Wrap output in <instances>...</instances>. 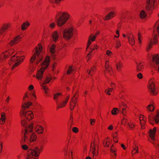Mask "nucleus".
<instances>
[{
    "mask_svg": "<svg viewBox=\"0 0 159 159\" xmlns=\"http://www.w3.org/2000/svg\"><path fill=\"white\" fill-rule=\"evenodd\" d=\"M21 123L22 125L25 127V129L24 137L21 140V143H29L35 140L37 137L32 131L33 124H31L27 126V121L25 120H22Z\"/></svg>",
    "mask_w": 159,
    "mask_h": 159,
    "instance_id": "obj_1",
    "label": "nucleus"
},
{
    "mask_svg": "<svg viewBox=\"0 0 159 159\" xmlns=\"http://www.w3.org/2000/svg\"><path fill=\"white\" fill-rule=\"evenodd\" d=\"M43 149L42 145H37L33 149H30L28 151L26 159H38V157Z\"/></svg>",
    "mask_w": 159,
    "mask_h": 159,
    "instance_id": "obj_2",
    "label": "nucleus"
},
{
    "mask_svg": "<svg viewBox=\"0 0 159 159\" xmlns=\"http://www.w3.org/2000/svg\"><path fill=\"white\" fill-rule=\"evenodd\" d=\"M39 48H36L35 52V53L31 57L30 60V64L33 63L36 59V64H37L39 62H40L43 58V57L42 55L40 54L42 50V47L41 45H39Z\"/></svg>",
    "mask_w": 159,
    "mask_h": 159,
    "instance_id": "obj_3",
    "label": "nucleus"
},
{
    "mask_svg": "<svg viewBox=\"0 0 159 159\" xmlns=\"http://www.w3.org/2000/svg\"><path fill=\"white\" fill-rule=\"evenodd\" d=\"M32 105V103L30 102L25 103L22 106V111L20 113L21 116L25 117L28 120L32 119L33 117L32 112L31 111H25V108H28L30 106Z\"/></svg>",
    "mask_w": 159,
    "mask_h": 159,
    "instance_id": "obj_4",
    "label": "nucleus"
},
{
    "mask_svg": "<svg viewBox=\"0 0 159 159\" xmlns=\"http://www.w3.org/2000/svg\"><path fill=\"white\" fill-rule=\"evenodd\" d=\"M69 18V16L66 13H58L56 16V20L59 26H61Z\"/></svg>",
    "mask_w": 159,
    "mask_h": 159,
    "instance_id": "obj_5",
    "label": "nucleus"
},
{
    "mask_svg": "<svg viewBox=\"0 0 159 159\" xmlns=\"http://www.w3.org/2000/svg\"><path fill=\"white\" fill-rule=\"evenodd\" d=\"M50 61V58L49 57L47 56L44 60L41 63V68L39 70L37 74L36 77L39 80L42 79L43 75L45 70L48 67Z\"/></svg>",
    "mask_w": 159,
    "mask_h": 159,
    "instance_id": "obj_6",
    "label": "nucleus"
},
{
    "mask_svg": "<svg viewBox=\"0 0 159 159\" xmlns=\"http://www.w3.org/2000/svg\"><path fill=\"white\" fill-rule=\"evenodd\" d=\"M25 58L23 56L13 55L9 62L10 65L11 66V69L13 70L16 66H18L22 62Z\"/></svg>",
    "mask_w": 159,
    "mask_h": 159,
    "instance_id": "obj_7",
    "label": "nucleus"
},
{
    "mask_svg": "<svg viewBox=\"0 0 159 159\" xmlns=\"http://www.w3.org/2000/svg\"><path fill=\"white\" fill-rule=\"evenodd\" d=\"M148 89L149 91L152 95H156L157 93L155 90L154 80L153 78L151 79L149 81Z\"/></svg>",
    "mask_w": 159,
    "mask_h": 159,
    "instance_id": "obj_8",
    "label": "nucleus"
},
{
    "mask_svg": "<svg viewBox=\"0 0 159 159\" xmlns=\"http://www.w3.org/2000/svg\"><path fill=\"white\" fill-rule=\"evenodd\" d=\"M73 30L71 28L65 29L63 32V36L64 39L68 40L73 35Z\"/></svg>",
    "mask_w": 159,
    "mask_h": 159,
    "instance_id": "obj_9",
    "label": "nucleus"
},
{
    "mask_svg": "<svg viewBox=\"0 0 159 159\" xmlns=\"http://www.w3.org/2000/svg\"><path fill=\"white\" fill-rule=\"evenodd\" d=\"M152 62L151 64L152 66L157 69L159 72V55H154L152 58Z\"/></svg>",
    "mask_w": 159,
    "mask_h": 159,
    "instance_id": "obj_10",
    "label": "nucleus"
},
{
    "mask_svg": "<svg viewBox=\"0 0 159 159\" xmlns=\"http://www.w3.org/2000/svg\"><path fill=\"white\" fill-rule=\"evenodd\" d=\"M155 0H146V8L147 11H152L154 8Z\"/></svg>",
    "mask_w": 159,
    "mask_h": 159,
    "instance_id": "obj_11",
    "label": "nucleus"
},
{
    "mask_svg": "<svg viewBox=\"0 0 159 159\" xmlns=\"http://www.w3.org/2000/svg\"><path fill=\"white\" fill-rule=\"evenodd\" d=\"M149 121L150 124H152L153 121H155L157 124L159 122V111L157 112L156 117L152 116L150 115L148 116Z\"/></svg>",
    "mask_w": 159,
    "mask_h": 159,
    "instance_id": "obj_12",
    "label": "nucleus"
},
{
    "mask_svg": "<svg viewBox=\"0 0 159 159\" xmlns=\"http://www.w3.org/2000/svg\"><path fill=\"white\" fill-rule=\"evenodd\" d=\"M105 69L104 70L105 75L106 76L107 73H109L110 75H111V73L113 72L112 68L108 64V61H107L105 65Z\"/></svg>",
    "mask_w": 159,
    "mask_h": 159,
    "instance_id": "obj_13",
    "label": "nucleus"
},
{
    "mask_svg": "<svg viewBox=\"0 0 159 159\" xmlns=\"http://www.w3.org/2000/svg\"><path fill=\"white\" fill-rule=\"evenodd\" d=\"M156 128L154 127L152 129H151L150 130L149 135L151 139L153 141L155 140L154 136L156 132Z\"/></svg>",
    "mask_w": 159,
    "mask_h": 159,
    "instance_id": "obj_14",
    "label": "nucleus"
},
{
    "mask_svg": "<svg viewBox=\"0 0 159 159\" xmlns=\"http://www.w3.org/2000/svg\"><path fill=\"white\" fill-rule=\"evenodd\" d=\"M20 37L19 35L17 36L13 40H12L10 43V44L11 45H14L18 43L20 39Z\"/></svg>",
    "mask_w": 159,
    "mask_h": 159,
    "instance_id": "obj_15",
    "label": "nucleus"
},
{
    "mask_svg": "<svg viewBox=\"0 0 159 159\" xmlns=\"http://www.w3.org/2000/svg\"><path fill=\"white\" fill-rule=\"evenodd\" d=\"M13 52V50H10L8 52V51H6L5 52H4L2 53L1 55V56L0 57V61H2L3 60V59L7 57V53L8 52V53L10 55H11V52Z\"/></svg>",
    "mask_w": 159,
    "mask_h": 159,
    "instance_id": "obj_16",
    "label": "nucleus"
},
{
    "mask_svg": "<svg viewBox=\"0 0 159 159\" xmlns=\"http://www.w3.org/2000/svg\"><path fill=\"white\" fill-rule=\"evenodd\" d=\"M58 33L57 31H54L53 32L52 36L54 42H56L59 37Z\"/></svg>",
    "mask_w": 159,
    "mask_h": 159,
    "instance_id": "obj_17",
    "label": "nucleus"
},
{
    "mask_svg": "<svg viewBox=\"0 0 159 159\" xmlns=\"http://www.w3.org/2000/svg\"><path fill=\"white\" fill-rule=\"evenodd\" d=\"M35 131L39 134H41L43 133V128L40 126H37L35 128Z\"/></svg>",
    "mask_w": 159,
    "mask_h": 159,
    "instance_id": "obj_18",
    "label": "nucleus"
},
{
    "mask_svg": "<svg viewBox=\"0 0 159 159\" xmlns=\"http://www.w3.org/2000/svg\"><path fill=\"white\" fill-rule=\"evenodd\" d=\"M114 16V13L113 11H111L109 13L105 16V17L104 18V20H108L111 19V18L113 17Z\"/></svg>",
    "mask_w": 159,
    "mask_h": 159,
    "instance_id": "obj_19",
    "label": "nucleus"
},
{
    "mask_svg": "<svg viewBox=\"0 0 159 159\" xmlns=\"http://www.w3.org/2000/svg\"><path fill=\"white\" fill-rule=\"evenodd\" d=\"M75 96V94L71 98L70 102V104L71 103L72 105H75V107L76 106L77 99V98Z\"/></svg>",
    "mask_w": 159,
    "mask_h": 159,
    "instance_id": "obj_20",
    "label": "nucleus"
},
{
    "mask_svg": "<svg viewBox=\"0 0 159 159\" xmlns=\"http://www.w3.org/2000/svg\"><path fill=\"white\" fill-rule=\"evenodd\" d=\"M67 101L66 100L63 101L61 102H58V104H57V107L58 108H60L61 107H64L67 103Z\"/></svg>",
    "mask_w": 159,
    "mask_h": 159,
    "instance_id": "obj_21",
    "label": "nucleus"
},
{
    "mask_svg": "<svg viewBox=\"0 0 159 159\" xmlns=\"http://www.w3.org/2000/svg\"><path fill=\"white\" fill-rule=\"evenodd\" d=\"M10 26L9 24H4V25L0 30V34H2Z\"/></svg>",
    "mask_w": 159,
    "mask_h": 159,
    "instance_id": "obj_22",
    "label": "nucleus"
},
{
    "mask_svg": "<svg viewBox=\"0 0 159 159\" xmlns=\"http://www.w3.org/2000/svg\"><path fill=\"white\" fill-rule=\"evenodd\" d=\"M96 35L93 36V37L92 36V35H91L89 36V40L88 42L87 43V48H88L89 46L91 44V41H93L95 40V39L96 38Z\"/></svg>",
    "mask_w": 159,
    "mask_h": 159,
    "instance_id": "obj_23",
    "label": "nucleus"
},
{
    "mask_svg": "<svg viewBox=\"0 0 159 159\" xmlns=\"http://www.w3.org/2000/svg\"><path fill=\"white\" fill-rule=\"evenodd\" d=\"M61 95L62 93H58L54 95L53 99L55 100L57 104L58 103L57 100L59 98L60 96Z\"/></svg>",
    "mask_w": 159,
    "mask_h": 159,
    "instance_id": "obj_24",
    "label": "nucleus"
},
{
    "mask_svg": "<svg viewBox=\"0 0 159 159\" xmlns=\"http://www.w3.org/2000/svg\"><path fill=\"white\" fill-rule=\"evenodd\" d=\"M136 69L138 71H141L143 68V65H142L141 62H136Z\"/></svg>",
    "mask_w": 159,
    "mask_h": 159,
    "instance_id": "obj_25",
    "label": "nucleus"
},
{
    "mask_svg": "<svg viewBox=\"0 0 159 159\" xmlns=\"http://www.w3.org/2000/svg\"><path fill=\"white\" fill-rule=\"evenodd\" d=\"M30 25L28 21L24 23L21 26L22 30H25L27 28V27Z\"/></svg>",
    "mask_w": 159,
    "mask_h": 159,
    "instance_id": "obj_26",
    "label": "nucleus"
},
{
    "mask_svg": "<svg viewBox=\"0 0 159 159\" xmlns=\"http://www.w3.org/2000/svg\"><path fill=\"white\" fill-rule=\"evenodd\" d=\"M1 122L2 124H4L5 121L6 116L4 113L2 112L1 114Z\"/></svg>",
    "mask_w": 159,
    "mask_h": 159,
    "instance_id": "obj_27",
    "label": "nucleus"
},
{
    "mask_svg": "<svg viewBox=\"0 0 159 159\" xmlns=\"http://www.w3.org/2000/svg\"><path fill=\"white\" fill-rule=\"evenodd\" d=\"M50 53L53 55H55V45L53 44L50 47Z\"/></svg>",
    "mask_w": 159,
    "mask_h": 159,
    "instance_id": "obj_28",
    "label": "nucleus"
},
{
    "mask_svg": "<svg viewBox=\"0 0 159 159\" xmlns=\"http://www.w3.org/2000/svg\"><path fill=\"white\" fill-rule=\"evenodd\" d=\"M95 70V67L94 66L91 68V70L89 71L88 70H87L86 72L88 73L89 74H90V75H92V74L94 73Z\"/></svg>",
    "mask_w": 159,
    "mask_h": 159,
    "instance_id": "obj_29",
    "label": "nucleus"
},
{
    "mask_svg": "<svg viewBox=\"0 0 159 159\" xmlns=\"http://www.w3.org/2000/svg\"><path fill=\"white\" fill-rule=\"evenodd\" d=\"M146 14L144 11L143 10L141 11L140 14V17L142 19H143L146 17Z\"/></svg>",
    "mask_w": 159,
    "mask_h": 159,
    "instance_id": "obj_30",
    "label": "nucleus"
},
{
    "mask_svg": "<svg viewBox=\"0 0 159 159\" xmlns=\"http://www.w3.org/2000/svg\"><path fill=\"white\" fill-rule=\"evenodd\" d=\"M119 110L118 108H114L111 111V113L113 115H116L118 112Z\"/></svg>",
    "mask_w": 159,
    "mask_h": 159,
    "instance_id": "obj_31",
    "label": "nucleus"
},
{
    "mask_svg": "<svg viewBox=\"0 0 159 159\" xmlns=\"http://www.w3.org/2000/svg\"><path fill=\"white\" fill-rule=\"evenodd\" d=\"M74 70V69L72 68V66H70L69 67V68L67 71V74H69Z\"/></svg>",
    "mask_w": 159,
    "mask_h": 159,
    "instance_id": "obj_32",
    "label": "nucleus"
},
{
    "mask_svg": "<svg viewBox=\"0 0 159 159\" xmlns=\"http://www.w3.org/2000/svg\"><path fill=\"white\" fill-rule=\"evenodd\" d=\"M148 110L150 111H152L154 110V108L152 104L149 105L147 107Z\"/></svg>",
    "mask_w": 159,
    "mask_h": 159,
    "instance_id": "obj_33",
    "label": "nucleus"
},
{
    "mask_svg": "<svg viewBox=\"0 0 159 159\" xmlns=\"http://www.w3.org/2000/svg\"><path fill=\"white\" fill-rule=\"evenodd\" d=\"M51 79L52 78L48 76L45 79V80L43 82V84H45L48 83L51 80Z\"/></svg>",
    "mask_w": 159,
    "mask_h": 159,
    "instance_id": "obj_34",
    "label": "nucleus"
},
{
    "mask_svg": "<svg viewBox=\"0 0 159 159\" xmlns=\"http://www.w3.org/2000/svg\"><path fill=\"white\" fill-rule=\"evenodd\" d=\"M121 46L120 41L117 40H116V47L117 48H119Z\"/></svg>",
    "mask_w": 159,
    "mask_h": 159,
    "instance_id": "obj_35",
    "label": "nucleus"
},
{
    "mask_svg": "<svg viewBox=\"0 0 159 159\" xmlns=\"http://www.w3.org/2000/svg\"><path fill=\"white\" fill-rule=\"evenodd\" d=\"M129 43L132 46L134 45L135 44V41L134 40V38H131L130 41H129Z\"/></svg>",
    "mask_w": 159,
    "mask_h": 159,
    "instance_id": "obj_36",
    "label": "nucleus"
},
{
    "mask_svg": "<svg viewBox=\"0 0 159 159\" xmlns=\"http://www.w3.org/2000/svg\"><path fill=\"white\" fill-rule=\"evenodd\" d=\"M138 39L140 44H141L142 43V42L141 41V35L140 33H139L138 34Z\"/></svg>",
    "mask_w": 159,
    "mask_h": 159,
    "instance_id": "obj_37",
    "label": "nucleus"
},
{
    "mask_svg": "<svg viewBox=\"0 0 159 159\" xmlns=\"http://www.w3.org/2000/svg\"><path fill=\"white\" fill-rule=\"evenodd\" d=\"M122 66H123V65L122 64H121L120 62H118L116 65V67L117 70H119V68H121Z\"/></svg>",
    "mask_w": 159,
    "mask_h": 159,
    "instance_id": "obj_38",
    "label": "nucleus"
},
{
    "mask_svg": "<svg viewBox=\"0 0 159 159\" xmlns=\"http://www.w3.org/2000/svg\"><path fill=\"white\" fill-rule=\"evenodd\" d=\"M61 0H49L50 2L52 3H58Z\"/></svg>",
    "mask_w": 159,
    "mask_h": 159,
    "instance_id": "obj_39",
    "label": "nucleus"
},
{
    "mask_svg": "<svg viewBox=\"0 0 159 159\" xmlns=\"http://www.w3.org/2000/svg\"><path fill=\"white\" fill-rule=\"evenodd\" d=\"M143 120V115H141L140 116V124H141V126H142V129H143V124L141 122V120Z\"/></svg>",
    "mask_w": 159,
    "mask_h": 159,
    "instance_id": "obj_40",
    "label": "nucleus"
},
{
    "mask_svg": "<svg viewBox=\"0 0 159 159\" xmlns=\"http://www.w3.org/2000/svg\"><path fill=\"white\" fill-rule=\"evenodd\" d=\"M128 125L129 128L130 129H132L133 128L134 126V125L133 124V123H128Z\"/></svg>",
    "mask_w": 159,
    "mask_h": 159,
    "instance_id": "obj_41",
    "label": "nucleus"
},
{
    "mask_svg": "<svg viewBox=\"0 0 159 159\" xmlns=\"http://www.w3.org/2000/svg\"><path fill=\"white\" fill-rule=\"evenodd\" d=\"M152 39H150V43L148 44V48H147V50L148 51L149 50L150 48H151L152 47Z\"/></svg>",
    "mask_w": 159,
    "mask_h": 159,
    "instance_id": "obj_42",
    "label": "nucleus"
},
{
    "mask_svg": "<svg viewBox=\"0 0 159 159\" xmlns=\"http://www.w3.org/2000/svg\"><path fill=\"white\" fill-rule=\"evenodd\" d=\"M72 131L74 133H77L78 131V129L77 127H74L73 128Z\"/></svg>",
    "mask_w": 159,
    "mask_h": 159,
    "instance_id": "obj_43",
    "label": "nucleus"
},
{
    "mask_svg": "<svg viewBox=\"0 0 159 159\" xmlns=\"http://www.w3.org/2000/svg\"><path fill=\"white\" fill-rule=\"evenodd\" d=\"M21 147L23 149L25 150H26L28 149V147L26 145H22Z\"/></svg>",
    "mask_w": 159,
    "mask_h": 159,
    "instance_id": "obj_44",
    "label": "nucleus"
},
{
    "mask_svg": "<svg viewBox=\"0 0 159 159\" xmlns=\"http://www.w3.org/2000/svg\"><path fill=\"white\" fill-rule=\"evenodd\" d=\"M157 35H155L153 37V43L154 44H156L157 42Z\"/></svg>",
    "mask_w": 159,
    "mask_h": 159,
    "instance_id": "obj_45",
    "label": "nucleus"
},
{
    "mask_svg": "<svg viewBox=\"0 0 159 159\" xmlns=\"http://www.w3.org/2000/svg\"><path fill=\"white\" fill-rule=\"evenodd\" d=\"M137 77L139 79H141L143 77L142 74L140 73H138L137 75Z\"/></svg>",
    "mask_w": 159,
    "mask_h": 159,
    "instance_id": "obj_46",
    "label": "nucleus"
},
{
    "mask_svg": "<svg viewBox=\"0 0 159 159\" xmlns=\"http://www.w3.org/2000/svg\"><path fill=\"white\" fill-rule=\"evenodd\" d=\"M55 24L54 23H52L49 25V26L52 29L55 26Z\"/></svg>",
    "mask_w": 159,
    "mask_h": 159,
    "instance_id": "obj_47",
    "label": "nucleus"
},
{
    "mask_svg": "<svg viewBox=\"0 0 159 159\" xmlns=\"http://www.w3.org/2000/svg\"><path fill=\"white\" fill-rule=\"evenodd\" d=\"M103 143L105 147H108L109 146V145L107 144V141H104Z\"/></svg>",
    "mask_w": 159,
    "mask_h": 159,
    "instance_id": "obj_48",
    "label": "nucleus"
},
{
    "mask_svg": "<svg viewBox=\"0 0 159 159\" xmlns=\"http://www.w3.org/2000/svg\"><path fill=\"white\" fill-rule=\"evenodd\" d=\"M92 154H93L94 152L96 150V148H91Z\"/></svg>",
    "mask_w": 159,
    "mask_h": 159,
    "instance_id": "obj_49",
    "label": "nucleus"
},
{
    "mask_svg": "<svg viewBox=\"0 0 159 159\" xmlns=\"http://www.w3.org/2000/svg\"><path fill=\"white\" fill-rule=\"evenodd\" d=\"M106 54L109 56H110L112 54V52L109 50H107L106 51Z\"/></svg>",
    "mask_w": 159,
    "mask_h": 159,
    "instance_id": "obj_50",
    "label": "nucleus"
},
{
    "mask_svg": "<svg viewBox=\"0 0 159 159\" xmlns=\"http://www.w3.org/2000/svg\"><path fill=\"white\" fill-rule=\"evenodd\" d=\"M42 89H43L46 93H47V90L48 89V88L46 87L45 86L43 85L42 87Z\"/></svg>",
    "mask_w": 159,
    "mask_h": 159,
    "instance_id": "obj_51",
    "label": "nucleus"
},
{
    "mask_svg": "<svg viewBox=\"0 0 159 159\" xmlns=\"http://www.w3.org/2000/svg\"><path fill=\"white\" fill-rule=\"evenodd\" d=\"M126 122V119L125 118H124L122 121V123L123 125H125Z\"/></svg>",
    "mask_w": 159,
    "mask_h": 159,
    "instance_id": "obj_52",
    "label": "nucleus"
},
{
    "mask_svg": "<svg viewBox=\"0 0 159 159\" xmlns=\"http://www.w3.org/2000/svg\"><path fill=\"white\" fill-rule=\"evenodd\" d=\"M110 151L111 152L114 154V155L115 156H116V153H115V150H113V149H112V148H111V149H110Z\"/></svg>",
    "mask_w": 159,
    "mask_h": 159,
    "instance_id": "obj_53",
    "label": "nucleus"
},
{
    "mask_svg": "<svg viewBox=\"0 0 159 159\" xmlns=\"http://www.w3.org/2000/svg\"><path fill=\"white\" fill-rule=\"evenodd\" d=\"M98 154V149H96V150L93 154V156H97Z\"/></svg>",
    "mask_w": 159,
    "mask_h": 159,
    "instance_id": "obj_54",
    "label": "nucleus"
},
{
    "mask_svg": "<svg viewBox=\"0 0 159 159\" xmlns=\"http://www.w3.org/2000/svg\"><path fill=\"white\" fill-rule=\"evenodd\" d=\"M70 110H73L75 107V105H72L71 103H70Z\"/></svg>",
    "mask_w": 159,
    "mask_h": 159,
    "instance_id": "obj_55",
    "label": "nucleus"
},
{
    "mask_svg": "<svg viewBox=\"0 0 159 159\" xmlns=\"http://www.w3.org/2000/svg\"><path fill=\"white\" fill-rule=\"evenodd\" d=\"M134 150H136V152L134 153V154L135 153L139 152V151H138V147H136V148H134ZM132 154H133V151L132 152Z\"/></svg>",
    "mask_w": 159,
    "mask_h": 159,
    "instance_id": "obj_56",
    "label": "nucleus"
},
{
    "mask_svg": "<svg viewBox=\"0 0 159 159\" xmlns=\"http://www.w3.org/2000/svg\"><path fill=\"white\" fill-rule=\"evenodd\" d=\"M125 15L124 14H122L120 16L119 18L120 19L122 20V18H125Z\"/></svg>",
    "mask_w": 159,
    "mask_h": 159,
    "instance_id": "obj_57",
    "label": "nucleus"
},
{
    "mask_svg": "<svg viewBox=\"0 0 159 159\" xmlns=\"http://www.w3.org/2000/svg\"><path fill=\"white\" fill-rule=\"evenodd\" d=\"M113 138H114V141H115V139H116V138H117V134H113Z\"/></svg>",
    "mask_w": 159,
    "mask_h": 159,
    "instance_id": "obj_58",
    "label": "nucleus"
},
{
    "mask_svg": "<svg viewBox=\"0 0 159 159\" xmlns=\"http://www.w3.org/2000/svg\"><path fill=\"white\" fill-rule=\"evenodd\" d=\"M91 56L90 55V53L88 54L87 56V60H89V59L91 58Z\"/></svg>",
    "mask_w": 159,
    "mask_h": 159,
    "instance_id": "obj_59",
    "label": "nucleus"
},
{
    "mask_svg": "<svg viewBox=\"0 0 159 159\" xmlns=\"http://www.w3.org/2000/svg\"><path fill=\"white\" fill-rule=\"evenodd\" d=\"M29 89L30 90H31L33 89H34L33 86L32 85H30L29 87Z\"/></svg>",
    "mask_w": 159,
    "mask_h": 159,
    "instance_id": "obj_60",
    "label": "nucleus"
},
{
    "mask_svg": "<svg viewBox=\"0 0 159 159\" xmlns=\"http://www.w3.org/2000/svg\"><path fill=\"white\" fill-rule=\"evenodd\" d=\"M108 129H109V130H112V129H113V126H112V125H110L108 127Z\"/></svg>",
    "mask_w": 159,
    "mask_h": 159,
    "instance_id": "obj_61",
    "label": "nucleus"
},
{
    "mask_svg": "<svg viewBox=\"0 0 159 159\" xmlns=\"http://www.w3.org/2000/svg\"><path fill=\"white\" fill-rule=\"evenodd\" d=\"M111 87H112V89H113V88H114L115 87V84H114L113 83H112L111 84Z\"/></svg>",
    "mask_w": 159,
    "mask_h": 159,
    "instance_id": "obj_62",
    "label": "nucleus"
},
{
    "mask_svg": "<svg viewBox=\"0 0 159 159\" xmlns=\"http://www.w3.org/2000/svg\"><path fill=\"white\" fill-rule=\"evenodd\" d=\"M90 147L91 148H96L95 143H93V145H92V143H91Z\"/></svg>",
    "mask_w": 159,
    "mask_h": 159,
    "instance_id": "obj_63",
    "label": "nucleus"
},
{
    "mask_svg": "<svg viewBox=\"0 0 159 159\" xmlns=\"http://www.w3.org/2000/svg\"><path fill=\"white\" fill-rule=\"evenodd\" d=\"M121 147L124 149L125 150L126 149V148L125 146L123 144H121Z\"/></svg>",
    "mask_w": 159,
    "mask_h": 159,
    "instance_id": "obj_64",
    "label": "nucleus"
}]
</instances>
